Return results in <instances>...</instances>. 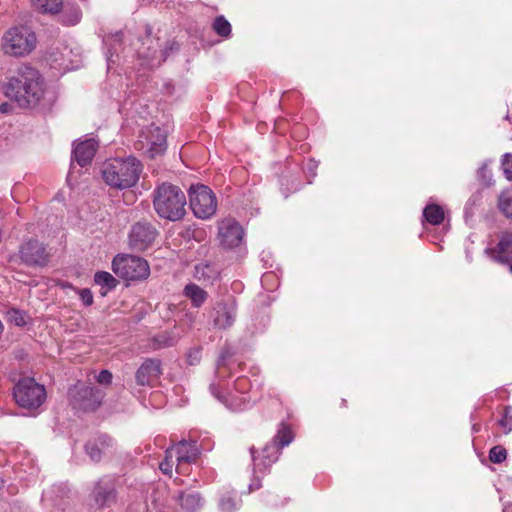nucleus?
I'll return each instance as SVG.
<instances>
[{
  "label": "nucleus",
  "mask_w": 512,
  "mask_h": 512,
  "mask_svg": "<svg viewBox=\"0 0 512 512\" xmlns=\"http://www.w3.org/2000/svg\"><path fill=\"white\" fill-rule=\"evenodd\" d=\"M199 454L200 450L197 447L196 441L188 442L186 440H181L176 446V471L181 473V465L195 462L199 457Z\"/></svg>",
  "instance_id": "15"
},
{
  "label": "nucleus",
  "mask_w": 512,
  "mask_h": 512,
  "mask_svg": "<svg viewBox=\"0 0 512 512\" xmlns=\"http://www.w3.org/2000/svg\"><path fill=\"white\" fill-rule=\"evenodd\" d=\"M209 389H210V392L215 396V398H217L220 402H222L224 404L227 403L226 396L220 393V391H219L220 388L217 384L211 383L209 386Z\"/></svg>",
  "instance_id": "38"
},
{
  "label": "nucleus",
  "mask_w": 512,
  "mask_h": 512,
  "mask_svg": "<svg viewBox=\"0 0 512 512\" xmlns=\"http://www.w3.org/2000/svg\"><path fill=\"white\" fill-rule=\"evenodd\" d=\"M37 10L43 13H58L62 7L61 0H32Z\"/></svg>",
  "instance_id": "25"
},
{
  "label": "nucleus",
  "mask_w": 512,
  "mask_h": 512,
  "mask_svg": "<svg viewBox=\"0 0 512 512\" xmlns=\"http://www.w3.org/2000/svg\"><path fill=\"white\" fill-rule=\"evenodd\" d=\"M2 485H3V481H2V479L0 478V488L2 487Z\"/></svg>",
  "instance_id": "47"
},
{
  "label": "nucleus",
  "mask_w": 512,
  "mask_h": 512,
  "mask_svg": "<svg viewBox=\"0 0 512 512\" xmlns=\"http://www.w3.org/2000/svg\"><path fill=\"white\" fill-rule=\"evenodd\" d=\"M189 203L194 215L199 219H209L217 211L215 194L208 186L203 184L190 187Z\"/></svg>",
  "instance_id": "7"
},
{
  "label": "nucleus",
  "mask_w": 512,
  "mask_h": 512,
  "mask_svg": "<svg viewBox=\"0 0 512 512\" xmlns=\"http://www.w3.org/2000/svg\"><path fill=\"white\" fill-rule=\"evenodd\" d=\"M494 259L500 263L512 262V233L504 232L501 234L497 246L492 250Z\"/></svg>",
  "instance_id": "19"
},
{
  "label": "nucleus",
  "mask_w": 512,
  "mask_h": 512,
  "mask_svg": "<svg viewBox=\"0 0 512 512\" xmlns=\"http://www.w3.org/2000/svg\"><path fill=\"white\" fill-rule=\"evenodd\" d=\"M142 172V164L135 157L114 158L103 164L102 176L106 184L117 189L134 186Z\"/></svg>",
  "instance_id": "2"
},
{
  "label": "nucleus",
  "mask_w": 512,
  "mask_h": 512,
  "mask_svg": "<svg viewBox=\"0 0 512 512\" xmlns=\"http://www.w3.org/2000/svg\"><path fill=\"white\" fill-rule=\"evenodd\" d=\"M201 361V348L195 347L188 351L187 362L189 365H197Z\"/></svg>",
  "instance_id": "35"
},
{
  "label": "nucleus",
  "mask_w": 512,
  "mask_h": 512,
  "mask_svg": "<svg viewBox=\"0 0 512 512\" xmlns=\"http://www.w3.org/2000/svg\"><path fill=\"white\" fill-rule=\"evenodd\" d=\"M10 314L12 321H14L17 326L25 325L26 321L24 315L18 310H12Z\"/></svg>",
  "instance_id": "39"
},
{
  "label": "nucleus",
  "mask_w": 512,
  "mask_h": 512,
  "mask_svg": "<svg viewBox=\"0 0 512 512\" xmlns=\"http://www.w3.org/2000/svg\"><path fill=\"white\" fill-rule=\"evenodd\" d=\"M162 374L161 361L159 359L148 358L136 371V382L138 385H150Z\"/></svg>",
  "instance_id": "14"
},
{
  "label": "nucleus",
  "mask_w": 512,
  "mask_h": 512,
  "mask_svg": "<svg viewBox=\"0 0 512 512\" xmlns=\"http://www.w3.org/2000/svg\"><path fill=\"white\" fill-rule=\"evenodd\" d=\"M218 237L224 248L233 249L242 243L244 231L237 221L225 218L219 223Z\"/></svg>",
  "instance_id": "13"
},
{
  "label": "nucleus",
  "mask_w": 512,
  "mask_h": 512,
  "mask_svg": "<svg viewBox=\"0 0 512 512\" xmlns=\"http://www.w3.org/2000/svg\"><path fill=\"white\" fill-rule=\"evenodd\" d=\"M36 47V36L25 26L11 27L2 38V49L5 54L22 57L30 54Z\"/></svg>",
  "instance_id": "4"
},
{
  "label": "nucleus",
  "mask_w": 512,
  "mask_h": 512,
  "mask_svg": "<svg viewBox=\"0 0 512 512\" xmlns=\"http://www.w3.org/2000/svg\"><path fill=\"white\" fill-rule=\"evenodd\" d=\"M97 146L98 144L94 139L77 143L73 149L74 159L81 167L89 164L96 153Z\"/></svg>",
  "instance_id": "16"
},
{
  "label": "nucleus",
  "mask_w": 512,
  "mask_h": 512,
  "mask_svg": "<svg viewBox=\"0 0 512 512\" xmlns=\"http://www.w3.org/2000/svg\"><path fill=\"white\" fill-rule=\"evenodd\" d=\"M94 281L97 285L102 287L101 294L104 296L109 290L114 289L118 281L109 273L105 271H99L94 276Z\"/></svg>",
  "instance_id": "21"
},
{
  "label": "nucleus",
  "mask_w": 512,
  "mask_h": 512,
  "mask_svg": "<svg viewBox=\"0 0 512 512\" xmlns=\"http://www.w3.org/2000/svg\"><path fill=\"white\" fill-rule=\"evenodd\" d=\"M184 295L190 299L192 305L196 308L201 307L208 298L207 292L194 283L185 286Z\"/></svg>",
  "instance_id": "20"
},
{
  "label": "nucleus",
  "mask_w": 512,
  "mask_h": 512,
  "mask_svg": "<svg viewBox=\"0 0 512 512\" xmlns=\"http://www.w3.org/2000/svg\"><path fill=\"white\" fill-rule=\"evenodd\" d=\"M174 465L172 450H166V456L163 462L160 463V470L167 475L172 474V468Z\"/></svg>",
  "instance_id": "33"
},
{
  "label": "nucleus",
  "mask_w": 512,
  "mask_h": 512,
  "mask_svg": "<svg viewBox=\"0 0 512 512\" xmlns=\"http://www.w3.org/2000/svg\"><path fill=\"white\" fill-rule=\"evenodd\" d=\"M502 168L505 177L512 180V154H505L502 160Z\"/></svg>",
  "instance_id": "34"
},
{
  "label": "nucleus",
  "mask_w": 512,
  "mask_h": 512,
  "mask_svg": "<svg viewBox=\"0 0 512 512\" xmlns=\"http://www.w3.org/2000/svg\"><path fill=\"white\" fill-rule=\"evenodd\" d=\"M252 459L254 462V466L259 469H265L270 467L273 463H275L278 460L280 450L279 447L275 443L267 444L262 452L261 455L256 457L254 447L250 449Z\"/></svg>",
  "instance_id": "18"
},
{
  "label": "nucleus",
  "mask_w": 512,
  "mask_h": 512,
  "mask_svg": "<svg viewBox=\"0 0 512 512\" xmlns=\"http://www.w3.org/2000/svg\"><path fill=\"white\" fill-rule=\"evenodd\" d=\"M78 21H79V13H78V12H76V14H75V19L71 22V24H75V23H77Z\"/></svg>",
  "instance_id": "44"
},
{
  "label": "nucleus",
  "mask_w": 512,
  "mask_h": 512,
  "mask_svg": "<svg viewBox=\"0 0 512 512\" xmlns=\"http://www.w3.org/2000/svg\"><path fill=\"white\" fill-rule=\"evenodd\" d=\"M237 305L233 300L218 301L210 312L212 323L217 329H228L236 321Z\"/></svg>",
  "instance_id": "11"
},
{
  "label": "nucleus",
  "mask_w": 512,
  "mask_h": 512,
  "mask_svg": "<svg viewBox=\"0 0 512 512\" xmlns=\"http://www.w3.org/2000/svg\"><path fill=\"white\" fill-rule=\"evenodd\" d=\"M179 502L187 512H195L201 506V497L198 493H181Z\"/></svg>",
  "instance_id": "24"
},
{
  "label": "nucleus",
  "mask_w": 512,
  "mask_h": 512,
  "mask_svg": "<svg viewBox=\"0 0 512 512\" xmlns=\"http://www.w3.org/2000/svg\"><path fill=\"white\" fill-rule=\"evenodd\" d=\"M213 30L221 37L228 38L231 34V24L224 16H217L212 24Z\"/></svg>",
  "instance_id": "27"
},
{
  "label": "nucleus",
  "mask_w": 512,
  "mask_h": 512,
  "mask_svg": "<svg viewBox=\"0 0 512 512\" xmlns=\"http://www.w3.org/2000/svg\"><path fill=\"white\" fill-rule=\"evenodd\" d=\"M97 382L102 385H109L112 382V373L108 370H102L97 376Z\"/></svg>",
  "instance_id": "37"
},
{
  "label": "nucleus",
  "mask_w": 512,
  "mask_h": 512,
  "mask_svg": "<svg viewBox=\"0 0 512 512\" xmlns=\"http://www.w3.org/2000/svg\"><path fill=\"white\" fill-rule=\"evenodd\" d=\"M69 396L74 408L83 411H94L102 403L104 392L87 385H75L69 390Z\"/></svg>",
  "instance_id": "9"
},
{
  "label": "nucleus",
  "mask_w": 512,
  "mask_h": 512,
  "mask_svg": "<svg viewBox=\"0 0 512 512\" xmlns=\"http://www.w3.org/2000/svg\"><path fill=\"white\" fill-rule=\"evenodd\" d=\"M232 352L228 348H223L220 352L219 358L217 360V368L220 369L226 366V361L232 357Z\"/></svg>",
  "instance_id": "36"
},
{
  "label": "nucleus",
  "mask_w": 512,
  "mask_h": 512,
  "mask_svg": "<svg viewBox=\"0 0 512 512\" xmlns=\"http://www.w3.org/2000/svg\"><path fill=\"white\" fill-rule=\"evenodd\" d=\"M507 458V451L503 446L497 445L490 449L489 460L492 463L500 464Z\"/></svg>",
  "instance_id": "31"
},
{
  "label": "nucleus",
  "mask_w": 512,
  "mask_h": 512,
  "mask_svg": "<svg viewBox=\"0 0 512 512\" xmlns=\"http://www.w3.org/2000/svg\"><path fill=\"white\" fill-rule=\"evenodd\" d=\"M10 105L8 103H2L0 105V112L6 113L9 110Z\"/></svg>",
  "instance_id": "42"
},
{
  "label": "nucleus",
  "mask_w": 512,
  "mask_h": 512,
  "mask_svg": "<svg viewBox=\"0 0 512 512\" xmlns=\"http://www.w3.org/2000/svg\"><path fill=\"white\" fill-rule=\"evenodd\" d=\"M423 216L428 223L432 225H439L444 220V211L441 206L437 204H430L423 210Z\"/></svg>",
  "instance_id": "23"
},
{
  "label": "nucleus",
  "mask_w": 512,
  "mask_h": 512,
  "mask_svg": "<svg viewBox=\"0 0 512 512\" xmlns=\"http://www.w3.org/2000/svg\"><path fill=\"white\" fill-rule=\"evenodd\" d=\"M160 53H161V60L164 61L167 57V51L163 50V51H160Z\"/></svg>",
  "instance_id": "43"
},
{
  "label": "nucleus",
  "mask_w": 512,
  "mask_h": 512,
  "mask_svg": "<svg viewBox=\"0 0 512 512\" xmlns=\"http://www.w3.org/2000/svg\"><path fill=\"white\" fill-rule=\"evenodd\" d=\"M146 44L148 45L147 51H145L143 48L139 51V53L145 58L155 59L159 48L158 40L154 41L150 36H147L143 42V45Z\"/></svg>",
  "instance_id": "29"
},
{
  "label": "nucleus",
  "mask_w": 512,
  "mask_h": 512,
  "mask_svg": "<svg viewBox=\"0 0 512 512\" xmlns=\"http://www.w3.org/2000/svg\"><path fill=\"white\" fill-rule=\"evenodd\" d=\"M497 206L507 219L512 220V189H506L499 194Z\"/></svg>",
  "instance_id": "22"
},
{
  "label": "nucleus",
  "mask_w": 512,
  "mask_h": 512,
  "mask_svg": "<svg viewBox=\"0 0 512 512\" xmlns=\"http://www.w3.org/2000/svg\"><path fill=\"white\" fill-rule=\"evenodd\" d=\"M505 434L512 432V407L506 406L503 411L502 418L498 421Z\"/></svg>",
  "instance_id": "30"
},
{
  "label": "nucleus",
  "mask_w": 512,
  "mask_h": 512,
  "mask_svg": "<svg viewBox=\"0 0 512 512\" xmlns=\"http://www.w3.org/2000/svg\"><path fill=\"white\" fill-rule=\"evenodd\" d=\"M157 236L158 231L152 223L139 221L131 227L129 245L135 251H144L153 244Z\"/></svg>",
  "instance_id": "10"
},
{
  "label": "nucleus",
  "mask_w": 512,
  "mask_h": 512,
  "mask_svg": "<svg viewBox=\"0 0 512 512\" xmlns=\"http://www.w3.org/2000/svg\"><path fill=\"white\" fill-rule=\"evenodd\" d=\"M13 397L20 407L35 410L45 402L46 389L33 378L24 377L15 384Z\"/></svg>",
  "instance_id": "5"
},
{
  "label": "nucleus",
  "mask_w": 512,
  "mask_h": 512,
  "mask_svg": "<svg viewBox=\"0 0 512 512\" xmlns=\"http://www.w3.org/2000/svg\"><path fill=\"white\" fill-rule=\"evenodd\" d=\"M342 404L346 406V399H342Z\"/></svg>",
  "instance_id": "46"
},
{
  "label": "nucleus",
  "mask_w": 512,
  "mask_h": 512,
  "mask_svg": "<svg viewBox=\"0 0 512 512\" xmlns=\"http://www.w3.org/2000/svg\"><path fill=\"white\" fill-rule=\"evenodd\" d=\"M50 260V253L44 243L36 238L22 242L18 252L10 256V262L21 263L27 267H44Z\"/></svg>",
  "instance_id": "6"
},
{
  "label": "nucleus",
  "mask_w": 512,
  "mask_h": 512,
  "mask_svg": "<svg viewBox=\"0 0 512 512\" xmlns=\"http://www.w3.org/2000/svg\"><path fill=\"white\" fill-rule=\"evenodd\" d=\"M113 446V439L108 435H100L97 438L90 440L85 445L86 453L92 461H100L102 454Z\"/></svg>",
  "instance_id": "17"
},
{
  "label": "nucleus",
  "mask_w": 512,
  "mask_h": 512,
  "mask_svg": "<svg viewBox=\"0 0 512 512\" xmlns=\"http://www.w3.org/2000/svg\"><path fill=\"white\" fill-rule=\"evenodd\" d=\"M507 264L509 265V271L512 273V262Z\"/></svg>",
  "instance_id": "45"
},
{
  "label": "nucleus",
  "mask_w": 512,
  "mask_h": 512,
  "mask_svg": "<svg viewBox=\"0 0 512 512\" xmlns=\"http://www.w3.org/2000/svg\"><path fill=\"white\" fill-rule=\"evenodd\" d=\"M80 297L83 303L87 306L91 305L93 303V295L88 289H83L80 292Z\"/></svg>",
  "instance_id": "40"
},
{
  "label": "nucleus",
  "mask_w": 512,
  "mask_h": 512,
  "mask_svg": "<svg viewBox=\"0 0 512 512\" xmlns=\"http://www.w3.org/2000/svg\"><path fill=\"white\" fill-rule=\"evenodd\" d=\"M293 439L292 431L286 425H282L273 438V442L279 447V450L291 443Z\"/></svg>",
  "instance_id": "26"
},
{
  "label": "nucleus",
  "mask_w": 512,
  "mask_h": 512,
  "mask_svg": "<svg viewBox=\"0 0 512 512\" xmlns=\"http://www.w3.org/2000/svg\"><path fill=\"white\" fill-rule=\"evenodd\" d=\"M219 507L222 512H234L237 509V503L232 496L224 495L220 499Z\"/></svg>",
  "instance_id": "32"
},
{
  "label": "nucleus",
  "mask_w": 512,
  "mask_h": 512,
  "mask_svg": "<svg viewBox=\"0 0 512 512\" xmlns=\"http://www.w3.org/2000/svg\"><path fill=\"white\" fill-rule=\"evenodd\" d=\"M217 276V271L209 264H199L195 266V277L199 280H210Z\"/></svg>",
  "instance_id": "28"
},
{
  "label": "nucleus",
  "mask_w": 512,
  "mask_h": 512,
  "mask_svg": "<svg viewBox=\"0 0 512 512\" xmlns=\"http://www.w3.org/2000/svg\"><path fill=\"white\" fill-rule=\"evenodd\" d=\"M156 341L159 342V347H169L173 345V339L164 335L156 338Z\"/></svg>",
  "instance_id": "41"
},
{
  "label": "nucleus",
  "mask_w": 512,
  "mask_h": 512,
  "mask_svg": "<svg viewBox=\"0 0 512 512\" xmlns=\"http://www.w3.org/2000/svg\"><path fill=\"white\" fill-rule=\"evenodd\" d=\"M2 89L6 97L17 102L22 108L36 106L45 93L43 78L29 65L20 66Z\"/></svg>",
  "instance_id": "1"
},
{
  "label": "nucleus",
  "mask_w": 512,
  "mask_h": 512,
  "mask_svg": "<svg viewBox=\"0 0 512 512\" xmlns=\"http://www.w3.org/2000/svg\"><path fill=\"white\" fill-rule=\"evenodd\" d=\"M153 205L156 213L164 219L178 221L186 214V196L171 183H162L154 191Z\"/></svg>",
  "instance_id": "3"
},
{
  "label": "nucleus",
  "mask_w": 512,
  "mask_h": 512,
  "mask_svg": "<svg viewBox=\"0 0 512 512\" xmlns=\"http://www.w3.org/2000/svg\"><path fill=\"white\" fill-rule=\"evenodd\" d=\"M112 270L117 276L130 281L145 279L150 273L147 261L132 255L116 256Z\"/></svg>",
  "instance_id": "8"
},
{
  "label": "nucleus",
  "mask_w": 512,
  "mask_h": 512,
  "mask_svg": "<svg viewBox=\"0 0 512 512\" xmlns=\"http://www.w3.org/2000/svg\"><path fill=\"white\" fill-rule=\"evenodd\" d=\"M140 142L142 148H147V153L150 158L163 154L166 150V133L155 125H150L140 134Z\"/></svg>",
  "instance_id": "12"
}]
</instances>
